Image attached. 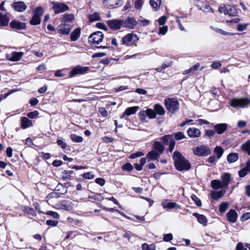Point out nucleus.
<instances>
[{
    "mask_svg": "<svg viewBox=\"0 0 250 250\" xmlns=\"http://www.w3.org/2000/svg\"><path fill=\"white\" fill-rule=\"evenodd\" d=\"M173 158L175 167L178 170H187L190 168V163L179 152L175 151L173 153Z\"/></svg>",
    "mask_w": 250,
    "mask_h": 250,
    "instance_id": "1",
    "label": "nucleus"
},
{
    "mask_svg": "<svg viewBox=\"0 0 250 250\" xmlns=\"http://www.w3.org/2000/svg\"><path fill=\"white\" fill-rule=\"evenodd\" d=\"M139 40L138 36L134 33H128L124 36L121 40L122 45L127 47L137 46Z\"/></svg>",
    "mask_w": 250,
    "mask_h": 250,
    "instance_id": "2",
    "label": "nucleus"
},
{
    "mask_svg": "<svg viewBox=\"0 0 250 250\" xmlns=\"http://www.w3.org/2000/svg\"><path fill=\"white\" fill-rule=\"evenodd\" d=\"M230 105L235 108H247L250 106V98H234L230 102Z\"/></svg>",
    "mask_w": 250,
    "mask_h": 250,
    "instance_id": "3",
    "label": "nucleus"
},
{
    "mask_svg": "<svg viewBox=\"0 0 250 250\" xmlns=\"http://www.w3.org/2000/svg\"><path fill=\"white\" fill-rule=\"evenodd\" d=\"M165 105L167 109L171 113H174L179 109V102L174 98L166 99L165 100Z\"/></svg>",
    "mask_w": 250,
    "mask_h": 250,
    "instance_id": "4",
    "label": "nucleus"
},
{
    "mask_svg": "<svg viewBox=\"0 0 250 250\" xmlns=\"http://www.w3.org/2000/svg\"><path fill=\"white\" fill-rule=\"evenodd\" d=\"M44 12L43 9L41 7H37L34 11V15L30 20V24L33 25H36L40 24L41 21V16Z\"/></svg>",
    "mask_w": 250,
    "mask_h": 250,
    "instance_id": "5",
    "label": "nucleus"
},
{
    "mask_svg": "<svg viewBox=\"0 0 250 250\" xmlns=\"http://www.w3.org/2000/svg\"><path fill=\"white\" fill-rule=\"evenodd\" d=\"M51 5L55 14L63 13L69 9L67 5L60 2L52 1Z\"/></svg>",
    "mask_w": 250,
    "mask_h": 250,
    "instance_id": "6",
    "label": "nucleus"
},
{
    "mask_svg": "<svg viewBox=\"0 0 250 250\" xmlns=\"http://www.w3.org/2000/svg\"><path fill=\"white\" fill-rule=\"evenodd\" d=\"M193 151L195 155L198 156H206L210 154V150L206 145H201L193 148Z\"/></svg>",
    "mask_w": 250,
    "mask_h": 250,
    "instance_id": "7",
    "label": "nucleus"
},
{
    "mask_svg": "<svg viewBox=\"0 0 250 250\" xmlns=\"http://www.w3.org/2000/svg\"><path fill=\"white\" fill-rule=\"evenodd\" d=\"M104 34L101 31H97L91 34L88 38V42L92 45L98 44L102 42Z\"/></svg>",
    "mask_w": 250,
    "mask_h": 250,
    "instance_id": "8",
    "label": "nucleus"
},
{
    "mask_svg": "<svg viewBox=\"0 0 250 250\" xmlns=\"http://www.w3.org/2000/svg\"><path fill=\"white\" fill-rule=\"evenodd\" d=\"M219 11L220 13L228 15L230 17H234L237 14L236 8L229 5H224L222 6H220L219 8Z\"/></svg>",
    "mask_w": 250,
    "mask_h": 250,
    "instance_id": "9",
    "label": "nucleus"
},
{
    "mask_svg": "<svg viewBox=\"0 0 250 250\" xmlns=\"http://www.w3.org/2000/svg\"><path fill=\"white\" fill-rule=\"evenodd\" d=\"M108 27L113 30H117L123 27L122 20L114 19L106 21Z\"/></svg>",
    "mask_w": 250,
    "mask_h": 250,
    "instance_id": "10",
    "label": "nucleus"
},
{
    "mask_svg": "<svg viewBox=\"0 0 250 250\" xmlns=\"http://www.w3.org/2000/svg\"><path fill=\"white\" fill-rule=\"evenodd\" d=\"M122 0H103L104 7L113 9L119 7L122 4Z\"/></svg>",
    "mask_w": 250,
    "mask_h": 250,
    "instance_id": "11",
    "label": "nucleus"
},
{
    "mask_svg": "<svg viewBox=\"0 0 250 250\" xmlns=\"http://www.w3.org/2000/svg\"><path fill=\"white\" fill-rule=\"evenodd\" d=\"M23 55V53L22 52H16L13 51L11 53L6 54V58L7 60L11 62H18L19 61Z\"/></svg>",
    "mask_w": 250,
    "mask_h": 250,
    "instance_id": "12",
    "label": "nucleus"
},
{
    "mask_svg": "<svg viewBox=\"0 0 250 250\" xmlns=\"http://www.w3.org/2000/svg\"><path fill=\"white\" fill-rule=\"evenodd\" d=\"M89 68L88 67H83L77 65L73 68L69 73V77H73L78 74H82L86 73Z\"/></svg>",
    "mask_w": 250,
    "mask_h": 250,
    "instance_id": "13",
    "label": "nucleus"
},
{
    "mask_svg": "<svg viewBox=\"0 0 250 250\" xmlns=\"http://www.w3.org/2000/svg\"><path fill=\"white\" fill-rule=\"evenodd\" d=\"M161 205L164 209H170L173 208L177 209L180 208V205L174 202H170L167 199L163 200L161 203Z\"/></svg>",
    "mask_w": 250,
    "mask_h": 250,
    "instance_id": "14",
    "label": "nucleus"
},
{
    "mask_svg": "<svg viewBox=\"0 0 250 250\" xmlns=\"http://www.w3.org/2000/svg\"><path fill=\"white\" fill-rule=\"evenodd\" d=\"M123 21V27H127L129 29H133L137 24V21L133 17H127Z\"/></svg>",
    "mask_w": 250,
    "mask_h": 250,
    "instance_id": "15",
    "label": "nucleus"
},
{
    "mask_svg": "<svg viewBox=\"0 0 250 250\" xmlns=\"http://www.w3.org/2000/svg\"><path fill=\"white\" fill-rule=\"evenodd\" d=\"M12 8L17 12H23L27 8V6L25 3L22 1H15L11 4Z\"/></svg>",
    "mask_w": 250,
    "mask_h": 250,
    "instance_id": "16",
    "label": "nucleus"
},
{
    "mask_svg": "<svg viewBox=\"0 0 250 250\" xmlns=\"http://www.w3.org/2000/svg\"><path fill=\"white\" fill-rule=\"evenodd\" d=\"M71 30V27L66 23H61L57 27L58 33L67 35Z\"/></svg>",
    "mask_w": 250,
    "mask_h": 250,
    "instance_id": "17",
    "label": "nucleus"
},
{
    "mask_svg": "<svg viewBox=\"0 0 250 250\" xmlns=\"http://www.w3.org/2000/svg\"><path fill=\"white\" fill-rule=\"evenodd\" d=\"M10 27L13 29L21 30L26 28V24L19 21L13 20L10 23Z\"/></svg>",
    "mask_w": 250,
    "mask_h": 250,
    "instance_id": "18",
    "label": "nucleus"
},
{
    "mask_svg": "<svg viewBox=\"0 0 250 250\" xmlns=\"http://www.w3.org/2000/svg\"><path fill=\"white\" fill-rule=\"evenodd\" d=\"M187 134L188 136L191 138H199L201 136V131L195 127H190L187 130Z\"/></svg>",
    "mask_w": 250,
    "mask_h": 250,
    "instance_id": "19",
    "label": "nucleus"
},
{
    "mask_svg": "<svg viewBox=\"0 0 250 250\" xmlns=\"http://www.w3.org/2000/svg\"><path fill=\"white\" fill-rule=\"evenodd\" d=\"M59 208L68 211H70L73 208V204L70 201L63 200L61 202Z\"/></svg>",
    "mask_w": 250,
    "mask_h": 250,
    "instance_id": "20",
    "label": "nucleus"
},
{
    "mask_svg": "<svg viewBox=\"0 0 250 250\" xmlns=\"http://www.w3.org/2000/svg\"><path fill=\"white\" fill-rule=\"evenodd\" d=\"M226 216L228 221L232 223L236 222L238 218L237 213L235 210L232 209L229 210L227 213Z\"/></svg>",
    "mask_w": 250,
    "mask_h": 250,
    "instance_id": "21",
    "label": "nucleus"
},
{
    "mask_svg": "<svg viewBox=\"0 0 250 250\" xmlns=\"http://www.w3.org/2000/svg\"><path fill=\"white\" fill-rule=\"evenodd\" d=\"M213 128L217 134H221L227 129L228 125L226 123L217 124L214 126Z\"/></svg>",
    "mask_w": 250,
    "mask_h": 250,
    "instance_id": "22",
    "label": "nucleus"
},
{
    "mask_svg": "<svg viewBox=\"0 0 250 250\" xmlns=\"http://www.w3.org/2000/svg\"><path fill=\"white\" fill-rule=\"evenodd\" d=\"M139 107L138 106L129 107L127 108L125 112H124L122 116L121 117V118H124L125 116H130L133 115L136 113L139 109Z\"/></svg>",
    "mask_w": 250,
    "mask_h": 250,
    "instance_id": "23",
    "label": "nucleus"
},
{
    "mask_svg": "<svg viewBox=\"0 0 250 250\" xmlns=\"http://www.w3.org/2000/svg\"><path fill=\"white\" fill-rule=\"evenodd\" d=\"M21 125L22 128L26 129L33 126L32 121L25 117H21Z\"/></svg>",
    "mask_w": 250,
    "mask_h": 250,
    "instance_id": "24",
    "label": "nucleus"
},
{
    "mask_svg": "<svg viewBox=\"0 0 250 250\" xmlns=\"http://www.w3.org/2000/svg\"><path fill=\"white\" fill-rule=\"evenodd\" d=\"M192 215L197 218L198 222L203 225L206 226L208 223V219L205 216L202 214H199L198 213H193Z\"/></svg>",
    "mask_w": 250,
    "mask_h": 250,
    "instance_id": "25",
    "label": "nucleus"
},
{
    "mask_svg": "<svg viewBox=\"0 0 250 250\" xmlns=\"http://www.w3.org/2000/svg\"><path fill=\"white\" fill-rule=\"evenodd\" d=\"M231 175L229 173H225L221 176V182L223 185L227 188L230 182Z\"/></svg>",
    "mask_w": 250,
    "mask_h": 250,
    "instance_id": "26",
    "label": "nucleus"
},
{
    "mask_svg": "<svg viewBox=\"0 0 250 250\" xmlns=\"http://www.w3.org/2000/svg\"><path fill=\"white\" fill-rule=\"evenodd\" d=\"M225 192V191H212L210 193L211 198L215 200H218L220 198L222 197Z\"/></svg>",
    "mask_w": 250,
    "mask_h": 250,
    "instance_id": "27",
    "label": "nucleus"
},
{
    "mask_svg": "<svg viewBox=\"0 0 250 250\" xmlns=\"http://www.w3.org/2000/svg\"><path fill=\"white\" fill-rule=\"evenodd\" d=\"M9 21V19L6 14H2L0 12V25L1 26H6L8 25Z\"/></svg>",
    "mask_w": 250,
    "mask_h": 250,
    "instance_id": "28",
    "label": "nucleus"
},
{
    "mask_svg": "<svg viewBox=\"0 0 250 250\" xmlns=\"http://www.w3.org/2000/svg\"><path fill=\"white\" fill-rule=\"evenodd\" d=\"M149 3L153 10L157 11L161 5V0H150Z\"/></svg>",
    "mask_w": 250,
    "mask_h": 250,
    "instance_id": "29",
    "label": "nucleus"
},
{
    "mask_svg": "<svg viewBox=\"0 0 250 250\" xmlns=\"http://www.w3.org/2000/svg\"><path fill=\"white\" fill-rule=\"evenodd\" d=\"M81 28H76L70 34V39L72 41H76L80 36Z\"/></svg>",
    "mask_w": 250,
    "mask_h": 250,
    "instance_id": "30",
    "label": "nucleus"
},
{
    "mask_svg": "<svg viewBox=\"0 0 250 250\" xmlns=\"http://www.w3.org/2000/svg\"><path fill=\"white\" fill-rule=\"evenodd\" d=\"M211 186L215 189L225 188L222 182L219 180H213L211 182Z\"/></svg>",
    "mask_w": 250,
    "mask_h": 250,
    "instance_id": "31",
    "label": "nucleus"
},
{
    "mask_svg": "<svg viewBox=\"0 0 250 250\" xmlns=\"http://www.w3.org/2000/svg\"><path fill=\"white\" fill-rule=\"evenodd\" d=\"M154 109L156 114H157L159 115H164L166 112L164 107L159 104H157L154 105Z\"/></svg>",
    "mask_w": 250,
    "mask_h": 250,
    "instance_id": "32",
    "label": "nucleus"
},
{
    "mask_svg": "<svg viewBox=\"0 0 250 250\" xmlns=\"http://www.w3.org/2000/svg\"><path fill=\"white\" fill-rule=\"evenodd\" d=\"M74 174V172L73 170H64L62 172V179L64 181L69 180Z\"/></svg>",
    "mask_w": 250,
    "mask_h": 250,
    "instance_id": "33",
    "label": "nucleus"
},
{
    "mask_svg": "<svg viewBox=\"0 0 250 250\" xmlns=\"http://www.w3.org/2000/svg\"><path fill=\"white\" fill-rule=\"evenodd\" d=\"M154 150L157 151L160 154H162L164 150V146L159 142H155L153 144Z\"/></svg>",
    "mask_w": 250,
    "mask_h": 250,
    "instance_id": "34",
    "label": "nucleus"
},
{
    "mask_svg": "<svg viewBox=\"0 0 250 250\" xmlns=\"http://www.w3.org/2000/svg\"><path fill=\"white\" fill-rule=\"evenodd\" d=\"M160 155L159 152L153 150L147 153V157L152 160H157Z\"/></svg>",
    "mask_w": 250,
    "mask_h": 250,
    "instance_id": "35",
    "label": "nucleus"
},
{
    "mask_svg": "<svg viewBox=\"0 0 250 250\" xmlns=\"http://www.w3.org/2000/svg\"><path fill=\"white\" fill-rule=\"evenodd\" d=\"M238 159L237 153H230L227 156V161L229 163L236 162Z\"/></svg>",
    "mask_w": 250,
    "mask_h": 250,
    "instance_id": "36",
    "label": "nucleus"
},
{
    "mask_svg": "<svg viewBox=\"0 0 250 250\" xmlns=\"http://www.w3.org/2000/svg\"><path fill=\"white\" fill-rule=\"evenodd\" d=\"M224 151V149L222 147L217 146L215 147L213 153L216 156V158L219 159L222 157Z\"/></svg>",
    "mask_w": 250,
    "mask_h": 250,
    "instance_id": "37",
    "label": "nucleus"
},
{
    "mask_svg": "<svg viewBox=\"0 0 250 250\" xmlns=\"http://www.w3.org/2000/svg\"><path fill=\"white\" fill-rule=\"evenodd\" d=\"M241 148L250 155V140H248L245 143L242 144Z\"/></svg>",
    "mask_w": 250,
    "mask_h": 250,
    "instance_id": "38",
    "label": "nucleus"
},
{
    "mask_svg": "<svg viewBox=\"0 0 250 250\" xmlns=\"http://www.w3.org/2000/svg\"><path fill=\"white\" fill-rule=\"evenodd\" d=\"M229 204L228 202L221 203L219 207V210L221 213H224L229 208Z\"/></svg>",
    "mask_w": 250,
    "mask_h": 250,
    "instance_id": "39",
    "label": "nucleus"
},
{
    "mask_svg": "<svg viewBox=\"0 0 250 250\" xmlns=\"http://www.w3.org/2000/svg\"><path fill=\"white\" fill-rule=\"evenodd\" d=\"M142 250H155L156 246L153 244L148 245L147 243H144L142 245Z\"/></svg>",
    "mask_w": 250,
    "mask_h": 250,
    "instance_id": "40",
    "label": "nucleus"
},
{
    "mask_svg": "<svg viewBox=\"0 0 250 250\" xmlns=\"http://www.w3.org/2000/svg\"><path fill=\"white\" fill-rule=\"evenodd\" d=\"M89 21L93 22L97 21H99L100 19V16L98 13H94L92 14H90L88 16Z\"/></svg>",
    "mask_w": 250,
    "mask_h": 250,
    "instance_id": "41",
    "label": "nucleus"
},
{
    "mask_svg": "<svg viewBox=\"0 0 250 250\" xmlns=\"http://www.w3.org/2000/svg\"><path fill=\"white\" fill-rule=\"evenodd\" d=\"M74 19V16L72 14H64L62 18V21L64 22H69Z\"/></svg>",
    "mask_w": 250,
    "mask_h": 250,
    "instance_id": "42",
    "label": "nucleus"
},
{
    "mask_svg": "<svg viewBox=\"0 0 250 250\" xmlns=\"http://www.w3.org/2000/svg\"><path fill=\"white\" fill-rule=\"evenodd\" d=\"M70 139L74 142L81 143L83 141V138L81 136H77L76 134H71Z\"/></svg>",
    "mask_w": 250,
    "mask_h": 250,
    "instance_id": "43",
    "label": "nucleus"
},
{
    "mask_svg": "<svg viewBox=\"0 0 250 250\" xmlns=\"http://www.w3.org/2000/svg\"><path fill=\"white\" fill-rule=\"evenodd\" d=\"M174 138L176 140H181L186 138V136L182 132H175L174 134Z\"/></svg>",
    "mask_w": 250,
    "mask_h": 250,
    "instance_id": "44",
    "label": "nucleus"
},
{
    "mask_svg": "<svg viewBox=\"0 0 250 250\" xmlns=\"http://www.w3.org/2000/svg\"><path fill=\"white\" fill-rule=\"evenodd\" d=\"M147 116L150 119H154L156 117V115L155 110L148 108L146 110Z\"/></svg>",
    "mask_w": 250,
    "mask_h": 250,
    "instance_id": "45",
    "label": "nucleus"
},
{
    "mask_svg": "<svg viewBox=\"0 0 250 250\" xmlns=\"http://www.w3.org/2000/svg\"><path fill=\"white\" fill-rule=\"evenodd\" d=\"M161 140L164 142V144L167 145L171 140H173L170 135H165L161 138Z\"/></svg>",
    "mask_w": 250,
    "mask_h": 250,
    "instance_id": "46",
    "label": "nucleus"
},
{
    "mask_svg": "<svg viewBox=\"0 0 250 250\" xmlns=\"http://www.w3.org/2000/svg\"><path fill=\"white\" fill-rule=\"evenodd\" d=\"M168 31V27L167 26H160L158 34L159 35H165Z\"/></svg>",
    "mask_w": 250,
    "mask_h": 250,
    "instance_id": "47",
    "label": "nucleus"
},
{
    "mask_svg": "<svg viewBox=\"0 0 250 250\" xmlns=\"http://www.w3.org/2000/svg\"><path fill=\"white\" fill-rule=\"evenodd\" d=\"M122 169L125 171H130L133 167V166L129 163H126L122 166Z\"/></svg>",
    "mask_w": 250,
    "mask_h": 250,
    "instance_id": "48",
    "label": "nucleus"
},
{
    "mask_svg": "<svg viewBox=\"0 0 250 250\" xmlns=\"http://www.w3.org/2000/svg\"><path fill=\"white\" fill-rule=\"evenodd\" d=\"M38 115H39L38 111L35 110L34 111H32V112H30L28 113L27 114V116L28 118H29L30 119H33V118H35L37 117H38Z\"/></svg>",
    "mask_w": 250,
    "mask_h": 250,
    "instance_id": "49",
    "label": "nucleus"
},
{
    "mask_svg": "<svg viewBox=\"0 0 250 250\" xmlns=\"http://www.w3.org/2000/svg\"><path fill=\"white\" fill-rule=\"evenodd\" d=\"M249 169L247 168V167L245 168H243L241 169L239 172V175L240 177H244L248 173V171Z\"/></svg>",
    "mask_w": 250,
    "mask_h": 250,
    "instance_id": "50",
    "label": "nucleus"
},
{
    "mask_svg": "<svg viewBox=\"0 0 250 250\" xmlns=\"http://www.w3.org/2000/svg\"><path fill=\"white\" fill-rule=\"evenodd\" d=\"M94 175L91 172L84 173L83 177L85 179H92L94 178Z\"/></svg>",
    "mask_w": 250,
    "mask_h": 250,
    "instance_id": "51",
    "label": "nucleus"
},
{
    "mask_svg": "<svg viewBox=\"0 0 250 250\" xmlns=\"http://www.w3.org/2000/svg\"><path fill=\"white\" fill-rule=\"evenodd\" d=\"M248 24L239 23L237 26V29L239 31H243L246 29Z\"/></svg>",
    "mask_w": 250,
    "mask_h": 250,
    "instance_id": "52",
    "label": "nucleus"
},
{
    "mask_svg": "<svg viewBox=\"0 0 250 250\" xmlns=\"http://www.w3.org/2000/svg\"><path fill=\"white\" fill-rule=\"evenodd\" d=\"M163 239L166 242L170 241L173 239V235L171 233L164 234Z\"/></svg>",
    "mask_w": 250,
    "mask_h": 250,
    "instance_id": "53",
    "label": "nucleus"
},
{
    "mask_svg": "<svg viewBox=\"0 0 250 250\" xmlns=\"http://www.w3.org/2000/svg\"><path fill=\"white\" fill-rule=\"evenodd\" d=\"M46 214L53 217L55 219H59L60 217L59 214L57 212L48 211Z\"/></svg>",
    "mask_w": 250,
    "mask_h": 250,
    "instance_id": "54",
    "label": "nucleus"
},
{
    "mask_svg": "<svg viewBox=\"0 0 250 250\" xmlns=\"http://www.w3.org/2000/svg\"><path fill=\"white\" fill-rule=\"evenodd\" d=\"M144 3V0H137L135 2V7L137 9H140Z\"/></svg>",
    "mask_w": 250,
    "mask_h": 250,
    "instance_id": "55",
    "label": "nucleus"
},
{
    "mask_svg": "<svg viewBox=\"0 0 250 250\" xmlns=\"http://www.w3.org/2000/svg\"><path fill=\"white\" fill-rule=\"evenodd\" d=\"M192 199L194 201L195 204L198 207H201L202 205V203L201 200L197 198L195 195H193L191 197Z\"/></svg>",
    "mask_w": 250,
    "mask_h": 250,
    "instance_id": "56",
    "label": "nucleus"
},
{
    "mask_svg": "<svg viewBox=\"0 0 250 250\" xmlns=\"http://www.w3.org/2000/svg\"><path fill=\"white\" fill-rule=\"evenodd\" d=\"M167 20V17L165 16H162L158 20V22L160 26H163L165 24Z\"/></svg>",
    "mask_w": 250,
    "mask_h": 250,
    "instance_id": "57",
    "label": "nucleus"
},
{
    "mask_svg": "<svg viewBox=\"0 0 250 250\" xmlns=\"http://www.w3.org/2000/svg\"><path fill=\"white\" fill-rule=\"evenodd\" d=\"M250 218V212H246L244 213L241 217V221H245Z\"/></svg>",
    "mask_w": 250,
    "mask_h": 250,
    "instance_id": "58",
    "label": "nucleus"
},
{
    "mask_svg": "<svg viewBox=\"0 0 250 250\" xmlns=\"http://www.w3.org/2000/svg\"><path fill=\"white\" fill-rule=\"evenodd\" d=\"M139 115L140 119L142 120L146 119V116H147L146 110H141L139 113Z\"/></svg>",
    "mask_w": 250,
    "mask_h": 250,
    "instance_id": "59",
    "label": "nucleus"
},
{
    "mask_svg": "<svg viewBox=\"0 0 250 250\" xmlns=\"http://www.w3.org/2000/svg\"><path fill=\"white\" fill-rule=\"evenodd\" d=\"M175 145V141L174 140H171L169 143V151L172 152L174 148Z\"/></svg>",
    "mask_w": 250,
    "mask_h": 250,
    "instance_id": "60",
    "label": "nucleus"
},
{
    "mask_svg": "<svg viewBox=\"0 0 250 250\" xmlns=\"http://www.w3.org/2000/svg\"><path fill=\"white\" fill-rule=\"evenodd\" d=\"M58 222L57 221L48 220L46 221V224L50 226L55 227L58 224Z\"/></svg>",
    "mask_w": 250,
    "mask_h": 250,
    "instance_id": "61",
    "label": "nucleus"
},
{
    "mask_svg": "<svg viewBox=\"0 0 250 250\" xmlns=\"http://www.w3.org/2000/svg\"><path fill=\"white\" fill-rule=\"evenodd\" d=\"M57 144L60 146L62 148H65L67 146L66 144L62 140H58L57 141Z\"/></svg>",
    "mask_w": 250,
    "mask_h": 250,
    "instance_id": "62",
    "label": "nucleus"
},
{
    "mask_svg": "<svg viewBox=\"0 0 250 250\" xmlns=\"http://www.w3.org/2000/svg\"><path fill=\"white\" fill-rule=\"evenodd\" d=\"M99 111L103 117L107 116L108 112L104 107L100 108Z\"/></svg>",
    "mask_w": 250,
    "mask_h": 250,
    "instance_id": "63",
    "label": "nucleus"
},
{
    "mask_svg": "<svg viewBox=\"0 0 250 250\" xmlns=\"http://www.w3.org/2000/svg\"><path fill=\"white\" fill-rule=\"evenodd\" d=\"M236 250H247V249L244 247L242 243H238L236 247Z\"/></svg>",
    "mask_w": 250,
    "mask_h": 250,
    "instance_id": "64",
    "label": "nucleus"
}]
</instances>
